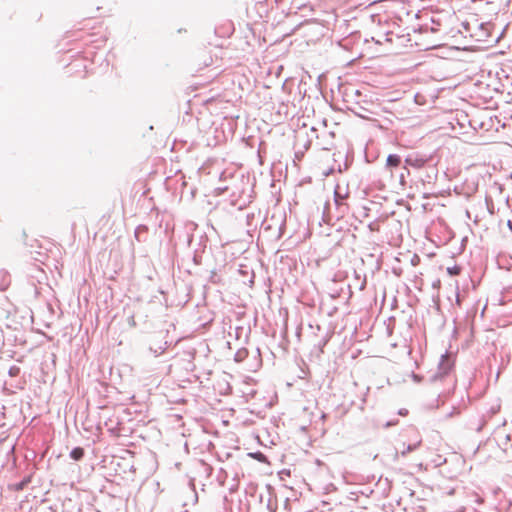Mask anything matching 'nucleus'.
<instances>
[{"mask_svg": "<svg viewBox=\"0 0 512 512\" xmlns=\"http://www.w3.org/2000/svg\"><path fill=\"white\" fill-rule=\"evenodd\" d=\"M461 271V268L457 265L453 266V267H448L447 268V272L449 275L451 276H455V275H458Z\"/></svg>", "mask_w": 512, "mask_h": 512, "instance_id": "nucleus-11", "label": "nucleus"}, {"mask_svg": "<svg viewBox=\"0 0 512 512\" xmlns=\"http://www.w3.org/2000/svg\"><path fill=\"white\" fill-rule=\"evenodd\" d=\"M83 456H84V449L81 447H75L70 452V457L75 461L81 460L83 458Z\"/></svg>", "mask_w": 512, "mask_h": 512, "instance_id": "nucleus-7", "label": "nucleus"}, {"mask_svg": "<svg viewBox=\"0 0 512 512\" xmlns=\"http://www.w3.org/2000/svg\"><path fill=\"white\" fill-rule=\"evenodd\" d=\"M420 443L421 442L418 441L417 443L409 444L407 446L403 445L404 449L401 451V455L406 456L408 453L416 450L418 448V446L420 445Z\"/></svg>", "mask_w": 512, "mask_h": 512, "instance_id": "nucleus-10", "label": "nucleus"}, {"mask_svg": "<svg viewBox=\"0 0 512 512\" xmlns=\"http://www.w3.org/2000/svg\"><path fill=\"white\" fill-rule=\"evenodd\" d=\"M402 159L397 154H390L386 160V168L390 171L391 176L394 177L396 170L401 167Z\"/></svg>", "mask_w": 512, "mask_h": 512, "instance_id": "nucleus-3", "label": "nucleus"}, {"mask_svg": "<svg viewBox=\"0 0 512 512\" xmlns=\"http://www.w3.org/2000/svg\"><path fill=\"white\" fill-rule=\"evenodd\" d=\"M365 286H366V279H364L362 281V283H360V290H364Z\"/></svg>", "mask_w": 512, "mask_h": 512, "instance_id": "nucleus-14", "label": "nucleus"}, {"mask_svg": "<svg viewBox=\"0 0 512 512\" xmlns=\"http://www.w3.org/2000/svg\"><path fill=\"white\" fill-rule=\"evenodd\" d=\"M410 175V171L406 166H401L398 170H396L395 177L399 179L401 185H405L406 177Z\"/></svg>", "mask_w": 512, "mask_h": 512, "instance_id": "nucleus-6", "label": "nucleus"}, {"mask_svg": "<svg viewBox=\"0 0 512 512\" xmlns=\"http://www.w3.org/2000/svg\"><path fill=\"white\" fill-rule=\"evenodd\" d=\"M182 512H189L188 510L182 511Z\"/></svg>", "mask_w": 512, "mask_h": 512, "instance_id": "nucleus-17", "label": "nucleus"}, {"mask_svg": "<svg viewBox=\"0 0 512 512\" xmlns=\"http://www.w3.org/2000/svg\"><path fill=\"white\" fill-rule=\"evenodd\" d=\"M476 502H477L478 504H482V503H483V498H481V497L477 496V498H476Z\"/></svg>", "mask_w": 512, "mask_h": 512, "instance_id": "nucleus-15", "label": "nucleus"}, {"mask_svg": "<svg viewBox=\"0 0 512 512\" xmlns=\"http://www.w3.org/2000/svg\"><path fill=\"white\" fill-rule=\"evenodd\" d=\"M167 348V342L162 343L159 341L158 343L151 344L149 350L154 354V356L161 355Z\"/></svg>", "mask_w": 512, "mask_h": 512, "instance_id": "nucleus-5", "label": "nucleus"}, {"mask_svg": "<svg viewBox=\"0 0 512 512\" xmlns=\"http://www.w3.org/2000/svg\"><path fill=\"white\" fill-rule=\"evenodd\" d=\"M347 196H348L347 193L342 194L340 192L339 187L336 188V190L334 192V201H335L337 210L339 211V214L341 216H343L348 210L347 205L344 203V200L347 198Z\"/></svg>", "mask_w": 512, "mask_h": 512, "instance_id": "nucleus-2", "label": "nucleus"}, {"mask_svg": "<svg viewBox=\"0 0 512 512\" xmlns=\"http://www.w3.org/2000/svg\"><path fill=\"white\" fill-rule=\"evenodd\" d=\"M425 163H426V160L421 157H416V156L410 155L405 159L406 165L412 166L415 168H422L425 165Z\"/></svg>", "mask_w": 512, "mask_h": 512, "instance_id": "nucleus-4", "label": "nucleus"}, {"mask_svg": "<svg viewBox=\"0 0 512 512\" xmlns=\"http://www.w3.org/2000/svg\"><path fill=\"white\" fill-rule=\"evenodd\" d=\"M255 458H257L260 461H263L265 459V456L262 453L258 452L255 454Z\"/></svg>", "mask_w": 512, "mask_h": 512, "instance_id": "nucleus-13", "label": "nucleus"}, {"mask_svg": "<svg viewBox=\"0 0 512 512\" xmlns=\"http://www.w3.org/2000/svg\"><path fill=\"white\" fill-rule=\"evenodd\" d=\"M351 388L353 390H359L360 397H359V400L350 399L349 400V405L350 406H357L359 409L363 410L364 409V405L366 403V396L369 393L370 388L369 387H361L359 389V386H358V384L356 382L352 383V387Z\"/></svg>", "mask_w": 512, "mask_h": 512, "instance_id": "nucleus-1", "label": "nucleus"}, {"mask_svg": "<svg viewBox=\"0 0 512 512\" xmlns=\"http://www.w3.org/2000/svg\"><path fill=\"white\" fill-rule=\"evenodd\" d=\"M366 112H368V110L365 109L363 106H358L357 110H355V114L362 118H368Z\"/></svg>", "mask_w": 512, "mask_h": 512, "instance_id": "nucleus-12", "label": "nucleus"}, {"mask_svg": "<svg viewBox=\"0 0 512 512\" xmlns=\"http://www.w3.org/2000/svg\"><path fill=\"white\" fill-rule=\"evenodd\" d=\"M248 356V350L246 348L239 349L234 356V360L238 363L243 362Z\"/></svg>", "mask_w": 512, "mask_h": 512, "instance_id": "nucleus-8", "label": "nucleus"}, {"mask_svg": "<svg viewBox=\"0 0 512 512\" xmlns=\"http://www.w3.org/2000/svg\"><path fill=\"white\" fill-rule=\"evenodd\" d=\"M448 367H442L440 366L439 367V372L434 374L432 377H431V381H437L439 379H442L443 377H445L446 375H448Z\"/></svg>", "mask_w": 512, "mask_h": 512, "instance_id": "nucleus-9", "label": "nucleus"}, {"mask_svg": "<svg viewBox=\"0 0 512 512\" xmlns=\"http://www.w3.org/2000/svg\"><path fill=\"white\" fill-rule=\"evenodd\" d=\"M507 225H508L509 229L512 231V221L509 220Z\"/></svg>", "mask_w": 512, "mask_h": 512, "instance_id": "nucleus-16", "label": "nucleus"}]
</instances>
